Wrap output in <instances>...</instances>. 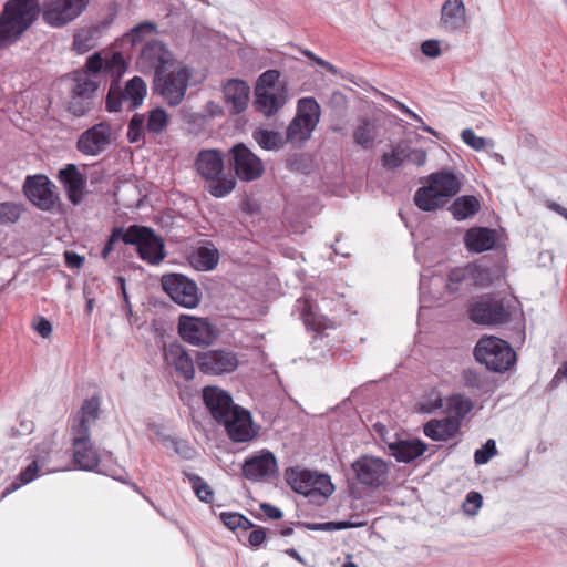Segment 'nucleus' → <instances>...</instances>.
Segmentation results:
<instances>
[{
	"instance_id": "nucleus-1",
	"label": "nucleus",
	"mask_w": 567,
	"mask_h": 567,
	"mask_svg": "<svg viewBox=\"0 0 567 567\" xmlns=\"http://www.w3.org/2000/svg\"><path fill=\"white\" fill-rule=\"evenodd\" d=\"M100 404L97 396L85 399L71 426L73 460L78 468L83 471H94L100 463L99 454L90 440V429L100 416Z\"/></svg>"
},
{
	"instance_id": "nucleus-2",
	"label": "nucleus",
	"mask_w": 567,
	"mask_h": 567,
	"mask_svg": "<svg viewBox=\"0 0 567 567\" xmlns=\"http://www.w3.org/2000/svg\"><path fill=\"white\" fill-rule=\"evenodd\" d=\"M40 14L39 0H8L0 13V50L14 44Z\"/></svg>"
},
{
	"instance_id": "nucleus-3",
	"label": "nucleus",
	"mask_w": 567,
	"mask_h": 567,
	"mask_svg": "<svg viewBox=\"0 0 567 567\" xmlns=\"http://www.w3.org/2000/svg\"><path fill=\"white\" fill-rule=\"evenodd\" d=\"M468 312L474 323L488 327L504 326L520 320L523 316L517 300L492 293L473 299Z\"/></svg>"
},
{
	"instance_id": "nucleus-4",
	"label": "nucleus",
	"mask_w": 567,
	"mask_h": 567,
	"mask_svg": "<svg viewBox=\"0 0 567 567\" xmlns=\"http://www.w3.org/2000/svg\"><path fill=\"white\" fill-rule=\"evenodd\" d=\"M195 168L206 183L205 190L215 198L226 197L237 185L235 176L225 173L224 155L219 150H202L196 156Z\"/></svg>"
},
{
	"instance_id": "nucleus-5",
	"label": "nucleus",
	"mask_w": 567,
	"mask_h": 567,
	"mask_svg": "<svg viewBox=\"0 0 567 567\" xmlns=\"http://www.w3.org/2000/svg\"><path fill=\"white\" fill-rule=\"evenodd\" d=\"M427 185L420 187L414 194L415 206L423 212L442 208L450 198L462 189V176L449 169H441L426 177Z\"/></svg>"
},
{
	"instance_id": "nucleus-6",
	"label": "nucleus",
	"mask_w": 567,
	"mask_h": 567,
	"mask_svg": "<svg viewBox=\"0 0 567 567\" xmlns=\"http://www.w3.org/2000/svg\"><path fill=\"white\" fill-rule=\"evenodd\" d=\"M254 107L266 117L277 114L289 101L288 85L275 69L262 72L255 84Z\"/></svg>"
},
{
	"instance_id": "nucleus-7",
	"label": "nucleus",
	"mask_w": 567,
	"mask_h": 567,
	"mask_svg": "<svg viewBox=\"0 0 567 567\" xmlns=\"http://www.w3.org/2000/svg\"><path fill=\"white\" fill-rule=\"evenodd\" d=\"M505 269L501 264L487 265L476 262L452 269L447 276L446 288L451 293L472 286L487 287L504 277Z\"/></svg>"
},
{
	"instance_id": "nucleus-8",
	"label": "nucleus",
	"mask_w": 567,
	"mask_h": 567,
	"mask_svg": "<svg viewBox=\"0 0 567 567\" xmlns=\"http://www.w3.org/2000/svg\"><path fill=\"white\" fill-rule=\"evenodd\" d=\"M285 477L289 486L311 503L322 504L334 491L330 476L309 470L287 468Z\"/></svg>"
},
{
	"instance_id": "nucleus-9",
	"label": "nucleus",
	"mask_w": 567,
	"mask_h": 567,
	"mask_svg": "<svg viewBox=\"0 0 567 567\" xmlns=\"http://www.w3.org/2000/svg\"><path fill=\"white\" fill-rule=\"evenodd\" d=\"M477 362L493 372H505L516 362V353L509 343L497 337H483L474 349Z\"/></svg>"
},
{
	"instance_id": "nucleus-10",
	"label": "nucleus",
	"mask_w": 567,
	"mask_h": 567,
	"mask_svg": "<svg viewBox=\"0 0 567 567\" xmlns=\"http://www.w3.org/2000/svg\"><path fill=\"white\" fill-rule=\"evenodd\" d=\"M192 72L187 66H178L172 71L157 70L154 74L153 91L168 106H177L185 97Z\"/></svg>"
},
{
	"instance_id": "nucleus-11",
	"label": "nucleus",
	"mask_w": 567,
	"mask_h": 567,
	"mask_svg": "<svg viewBox=\"0 0 567 567\" xmlns=\"http://www.w3.org/2000/svg\"><path fill=\"white\" fill-rule=\"evenodd\" d=\"M147 93L145 81L141 76H134L128 80L121 89L117 81H113L109 89L105 106L109 112H118L123 105L132 112L143 104Z\"/></svg>"
},
{
	"instance_id": "nucleus-12",
	"label": "nucleus",
	"mask_w": 567,
	"mask_h": 567,
	"mask_svg": "<svg viewBox=\"0 0 567 567\" xmlns=\"http://www.w3.org/2000/svg\"><path fill=\"white\" fill-rule=\"evenodd\" d=\"M125 245L135 246L140 258L151 265H157L166 257L163 239L146 226H130Z\"/></svg>"
},
{
	"instance_id": "nucleus-13",
	"label": "nucleus",
	"mask_w": 567,
	"mask_h": 567,
	"mask_svg": "<svg viewBox=\"0 0 567 567\" xmlns=\"http://www.w3.org/2000/svg\"><path fill=\"white\" fill-rule=\"evenodd\" d=\"M320 118V106L313 97L298 101V112L287 127L286 137L290 143H302L310 138Z\"/></svg>"
},
{
	"instance_id": "nucleus-14",
	"label": "nucleus",
	"mask_w": 567,
	"mask_h": 567,
	"mask_svg": "<svg viewBox=\"0 0 567 567\" xmlns=\"http://www.w3.org/2000/svg\"><path fill=\"white\" fill-rule=\"evenodd\" d=\"M99 82L87 73H80L73 79L70 92L69 111L74 116H83L90 112L97 100Z\"/></svg>"
},
{
	"instance_id": "nucleus-15",
	"label": "nucleus",
	"mask_w": 567,
	"mask_h": 567,
	"mask_svg": "<svg viewBox=\"0 0 567 567\" xmlns=\"http://www.w3.org/2000/svg\"><path fill=\"white\" fill-rule=\"evenodd\" d=\"M89 2L90 0H44L42 19L50 27H64L81 16Z\"/></svg>"
},
{
	"instance_id": "nucleus-16",
	"label": "nucleus",
	"mask_w": 567,
	"mask_h": 567,
	"mask_svg": "<svg viewBox=\"0 0 567 567\" xmlns=\"http://www.w3.org/2000/svg\"><path fill=\"white\" fill-rule=\"evenodd\" d=\"M161 285L173 301L185 308H195L200 301L196 282L182 274L164 275Z\"/></svg>"
},
{
	"instance_id": "nucleus-17",
	"label": "nucleus",
	"mask_w": 567,
	"mask_h": 567,
	"mask_svg": "<svg viewBox=\"0 0 567 567\" xmlns=\"http://www.w3.org/2000/svg\"><path fill=\"white\" fill-rule=\"evenodd\" d=\"M230 165L235 171V178L244 182L259 179L265 173L262 161L244 143L235 144L230 150Z\"/></svg>"
},
{
	"instance_id": "nucleus-18",
	"label": "nucleus",
	"mask_w": 567,
	"mask_h": 567,
	"mask_svg": "<svg viewBox=\"0 0 567 567\" xmlns=\"http://www.w3.org/2000/svg\"><path fill=\"white\" fill-rule=\"evenodd\" d=\"M177 330L179 337L193 346L212 344L218 337L217 329L206 319L181 315Z\"/></svg>"
},
{
	"instance_id": "nucleus-19",
	"label": "nucleus",
	"mask_w": 567,
	"mask_h": 567,
	"mask_svg": "<svg viewBox=\"0 0 567 567\" xmlns=\"http://www.w3.org/2000/svg\"><path fill=\"white\" fill-rule=\"evenodd\" d=\"M196 364L199 371L208 375L233 373L239 364L235 352L227 349H210L196 353Z\"/></svg>"
},
{
	"instance_id": "nucleus-20",
	"label": "nucleus",
	"mask_w": 567,
	"mask_h": 567,
	"mask_svg": "<svg viewBox=\"0 0 567 567\" xmlns=\"http://www.w3.org/2000/svg\"><path fill=\"white\" fill-rule=\"evenodd\" d=\"M55 185L42 174L28 176L23 184L27 198L39 209L51 212L59 202Z\"/></svg>"
},
{
	"instance_id": "nucleus-21",
	"label": "nucleus",
	"mask_w": 567,
	"mask_h": 567,
	"mask_svg": "<svg viewBox=\"0 0 567 567\" xmlns=\"http://www.w3.org/2000/svg\"><path fill=\"white\" fill-rule=\"evenodd\" d=\"M358 482L378 488L388 481L389 466L382 458L363 455L351 465Z\"/></svg>"
},
{
	"instance_id": "nucleus-22",
	"label": "nucleus",
	"mask_w": 567,
	"mask_h": 567,
	"mask_svg": "<svg viewBox=\"0 0 567 567\" xmlns=\"http://www.w3.org/2000/svg\"><path fill=\"white\" fill-rule=\"evenodd\" d=\"M111 125L101 122L85 130L76 142V148L86 156H96L111 144Z\"/></svg>"
},
{
	"instance_id": "nucleus-23",
	"label": "nucleus",
	"mask_w": 567,
	"mask_h": 567,
	"mask_svg": "<svg viewBox=\"0 0 567 567\" xmlns=\"http://www.w3.org/2000/svg\"><path fill=\"white\" fill-rule=\"evenodd\" d=\"M202 396L206 409L218 424L239 406L227 391L216 385L205 386Z\"/></svg>"
},
{
	"instance_id": "nucleus-24",
	"label": "nucleus",
	"mask_w": 567,
	"mask_h": 567,
	"mask_svg": "<svg viewBox=\"0 0 567 567\" xmlns=\"http://www.w3.org/2000/svg\"><path fill=\"white\" fill-rule=\"evenodd\" d=\"M277 473V460L270 451H261L259 454L247 458L243 464V475L251 482L274 477Z\"/></svg>"
},
{
	"instance_id": "nucleus-25",
	"label": "nucleus",
	"mask_w": 567,
	"mask_h": 567,
	"mask_svg": "<svg viewBox=\"0 0 567 567\" xmlns=\"http://www.w3.org/2000/svg\"><path fill=\"white\" fill-rule=\"evenodd\" d=\"M219 424L225 426L228 436L234 442H248L256 435V432L252 429L251 414L249 411L243 409L241 406H238Z\"/></svg>"
},
{
	"instance_id": "nucleus-26",
	"label": "nucleus",
	"mask_w": 567,
	"mask_h": 567,
	"mask_svg": "<svg viewBox=\"0 0 567 567\" xmlns=\"http://www.w3.org/2000/svg\"><path fill=\"white\" fill-rule=\"evenodd\" d=\"M221 92L230 115H238L246 111L250 96V87L244 80H227L221 87Z\"/></svg>"
},
{
	"instance_id": "nucleus-27",
	"label": "nucleus",
	"mask_w": 567,
	"mask_h": 567,
	"mask_svg": "<svg viewBox=\"0 0 567 567\" xmlns=\"http://www.w3.org/2000/svg\"><path fill=\"white\" fill-rule=\"evenodd\" d=\"M58 177L65 188L68 199L73 205L81 204L86 193V175L81 173L75 164H66L59 171Z\"/></svg>"
},
{
	"instance_id": "nucleus-28",
	"label": "nucleus",
	"mask_w": 567,
	"mask_h": 567,
	"mask_svg": "<svg viewBox=\"0 0 567 567\" xmlns=\"http://www.w3.org/2000/svg\"><path fill=\"white\" fill-rule=\"evenodd\" d=\"M497 240V233L486 227L470 228L464 235V244L471 252H483L492 249Z\"/></svg>"
},
{
	"instance_id": "nucleus-29",
	"label": "nucleus",
	"mask_w": 567,
	"mask_h": 567,
	"mask_svg": "<svg viewBox=\"0 0 567 567\" xmlns=\"http://www.w3.org/2000/svg\"><path fill=\"white\" fill-rule=\"evenodd\" d=\"M465 13L463 0H445L441 9L440 23L445 30H458L466 22Z\"/></svg>"
},
{
	"instance_id": "nucleus-30",
	"label": "nucleus",
	"mask_w": 567,
	"mask_h": 567,
	"mask_svg": "<svg viewBox=\"0 0 567 567\" xmlns=\"http://www.w3.org/2000/svg\"><path fill=\"white\" fill-rule=\"evenodd\" d=\"M301 317L306 327L316 332L311 343L315 348L320 347L319 342L323 341L324 330L333 328V323L324 316L317 313L308 300L303 302Z\"/></svg>"
},
{
	"instance_id": "nucleus-31",
	"label": "nucleus",
	"mask_w": 567,
	"mask_h": 567,
	"mask_svg": "<svg viewBox=\"0 0 567 567\" xmlns=\"http://www.w3.org/2000/svg\"><path fill=\"white\" fill-rule=\"evenodd\" d=\"M165 358L185 380H192L194 378V360L183 346L171 344L165 353Z\"/></svg>"
},
{
	"instance_id": "nucleus-32",
	"label": "nucleus",
	"mask_w": 567,
	"mask_h": 567,
	"mask_svg": "<svg viewBox=\"0 0 567 567\" xmlns=\"http://www.w3.org/2000/svg\"><path fill=\"white\" fill-rule=\"evenodd\" d=\"M389 449L398 462L410 463L421 456L427 446L421 440H399L390 443Z\"/></svg>"
},
{
	"instance_id": "nucleus-33",
	"label": "nucleus",
	"mask_w": 567,
	"mask_h": 567,
	"mask_svg": "<svg viewBox=\"0 0 567 567\" xmlns=\"http://www.w3.org/2000/svg\"><path fill=\"white\" fill-rule=\"evenodd\" d=\"M460 430V422L454 417L431 420L424 425V434L433 441H447Z\"/></svg>"
},
{
	"instance_id": "nucleus-34",
	"label": "nucleus",
	"mask_w": 567,
	"mask_h": 567,
	"mask_svg": "<svg viewBox=\"0 0 567 567\" xmlns=\"http://www.w3.org/2000/svg\"><path fill=\"white\" fill-rule=\"evenodd\" d=\"M481 209L480 199L474 195L457 197L449 207L453 218L461 221L476 215Z\"/></svg>"
},
{
	"instance_id": "nucleus-35",
	"label": "nucleus",
	"mask_w": 567,
	"mask_h": 567,
	"mask_svg": "<svg viewBox=\"0 0 567 567\" xmlns=\"http://www.w3.org/2000/svg\"><path fill=\"white\" fill-rule=\"evenodd\" d=\"M141 60L147 61L155 72L165 70L164 65L168 61V51L159 41L148 42L142 50Z\"/></svg>"
},
{
	"instance_id": "nucleus-36",
	"label": "nucleus",
	"mask_w": 567,
	"mask_h": 567,
	"mask_svg": "<svg viewBox=\"0 0 567 567\" xmlns=\"http://www.w3.org/2000/svg\"><path fill=\"white\" fill-rule=\"evenodd\" d=\"M219 261V251L213 243L207 241L193 254V262L200 270H213Z\"/></svg>"
},
{
	"instance_id": "nucleus-37",
	"label": "nucleus",
	"mask_w": 567,
	"mask_h": 567,
	"mask_svg": "<svg viewBox=\"0 0 567 567\" xmlns=\"http://www.w3.org/2000/svg\"><path fill=\"white\" fill-rule=\"evenodd\" d=\"M168 126V114L163 107H155L145 117L146 132L153 136L162 134Z\"/></svg>"
},
{
	"instance_id": "nucleus-38",
	"label": "nucleus",
	"mask_w": 567,
	"mask_h": 567,
	"mask_svg": "<svg viewBox=\"0 0 567 567\" xmlns=\"http://www.w3.org/2000/svg\"><path fill=\"white\" fill-rule=\"evenodd\" d=\"M354 143L365 150L373 146L375 140V126L369 118L361 120L353 132Z\"/></svg>"
},
{
	"instance_id": "nucleus-39",
	"label": "nucleus",
	"mask_w": 567,
	"mask_h": 567,
	"mask_svg": "<svg viewBox=\"0 0 567 567\" xmlns=\"http://www.w3.org/2000/svg\"><path fill=\"white\" fill-rule=\"evenodd\" d=\"M100 33V27L94 25L82 29L74 35L73 47L79 53H85L95 45V39Z\"/></svg>"
},
{
	"instance_id": "nucleus-40",
	"label": "nucleus",
	"mask_w": 567,
	"mask_h": 567,
	"mask_svg": "<svg viewBox=\"0 0 567 567\" xmlns=\"http://www.w3.org/2000/svg\"><path fill=\"white\" fill-rule=\"evenodd\" d=\"M252 137L266 151L278 150L282 146V137L279 132L258 128L254 131Z\"/></svg>"
},
{
	"instance_id": "nucleus-41",
	"label": "nucleus",
	"mask_w": 567,
	"mask_h": 567,
	"mask_svg": "<svg viewBox=\"0 0 567 567\" xmlns=\"http://www.w3.org/2000/svg\"><path fill=\"white\" fill-rule=\"evenodd\" d=\"M184 476L188 480L196 496L205 503H212L214 492L212 487L197 474L184 471Z\"/></svg>"
},
{
	"instance_id": "nucleus-42",
	"label": "nucleus",
	"mask_w": 567,
	"mask_h": 567,
	"mask_svg": "<svg viewBox=\"0 0 567 567\" xmlns=\"http://www.w3.org/2000/svg\"><path fill=\"white\" fill-rule=\"evenodd\" d=\"M40 470L41 465L39 464V460H34L24 470H22L17 478L10 484V486L7 487V493L14 492L21 486L35 480L39 476Z\"/></svg>"
},
{
	"instance_id": "nucleus-43",
	"label": "nucleus",
	"mask_w": 567,
	"mask_h": 567,
	"mask_svg": "<svg viewBox=\"0 0 567 567\" xmlns=\"http://www.w3.org/2000/svg\"><path fill=\"white\" fill-rule=\"evenodd\" d=\"M23 208L20 204L12 202L0 203V225H9L17 223Z\"/></svg>"
},
{
	"instance_id": "nucleus-44",
	"label": "nucleus",
	"mask_w": 567,
	"mask_h": 567,
	"mask_svg": "<svg viewBox=\"0 0 567 567\" xmlns=\"http://www.w3.org/2000/svg\"><path fill=\"white\" fill-rule=\"evenodd\" d=\"M406 146H403L402 144L396 145L393 147L391 153H385L382 155V164L384 167L389 169H394L400 167L403 162L406 161Z\"/></svg>"
},
{
	"instance_id": "nucleus-45",
	"label": "nucleus",
	"mask_w": 567,
	"mask_h": 567,
	"mask_svg": "<svg viewBox=\"0 0 567 567\" xmlns=\"http://www.w3.org/2000/svg\"><path fill=\"white\" fill-rule=\"evenodd\" d=\"M145 128V116L143 114H134L128 123L127 138L131 143L140 142L144 138Z\"/></svg>"
},
{
	"instance_id": "nucleus-46",
	"label": "nucleus",
	"mask_w": 567,
	"mask_h": 567,
	"mask_svg": "<svg viewBox=\"0 0 567 567\" xmlns=\"http://www.w3.org/2000/svg\"><path fill=\"white\" fill-rule=\"evenodd\" d=\"M497 453L496 443L493 439L486 441V443L478 450L475 451L474 461L476 464H486L492 456Z\"/></svg>"
},
{
	"instance_id": "nucleus-47",
	"label": "nucleus",
	"mask_w": 567,
	"mask_h": 567,
	"mask_svg": "<svg viewBox=\"0 0 567 567\" xmlns=\"http://www.w3.org/2000/svg\"><path fill=\"white\" fill-rule=\"evenodd\" d=\"M483 504V497L478 492H470L463 503V511L470 516H475Z\"/></svg>"
},
{
	"instance_id": "nucleus-48",
	"label": "nucleus",
	"mask_w": 567,
	"mask_h": 567,
	"mask_svg": "<svg viewBox=\"0 0 567 567\" xmlns=\"http://www.w3.org/2000/svg\"><path fill=\"white\" fill-rule=\"evenodd\" d=\"M463 142L475 151H481L486 146V141L483 137L476 136L474 131L466 128L461 134Z\"/></svg>"
},
{
	"instance_id": "nucleus-49",
	"label": "nucleus",
	"mask_w": 567,
	"mask_h": 567,
	"mask_svg": "<svg viewBox=\"0 0 567 567\" xmlns=\"http://www.w3.org/2000/svg\"><path fill=\"white\" fill-rule=\"evenodd\" d=\"M450 405L455 411V416L453 417L458 421L463 419L473 408V403L470 400H464L461 398L453 399Z\"/></svg>"
},
{
	"instance_id": "nucleus-50",
	"label": "nucleus",
	"mask_w": 567,
	"mask_h": 567,
	"mask_svg": "<svg viewBox=\"0 0 567 567\" xmlns=\"http://www.w3.org/2000/svg\"><path fill=\"white\" fill-rule=\"evenodd\" d=\"M290 171L307 173L309 171L308 157L305 154H295L288 159Z\"/></svg>"
},
{
	"instance_id": "nucleus-51",
	"label": "nucleus",
	"mask_w": 567,
	"mask_h": 567,
	"mask_svg": "<svg viewBox=\"0 0 567 567\" xmlns=\"http://www.w3.org/2000/svg\"><path fill=\"white\" fill-rule=\"evenodd\" d=\"M174 451L185 460H192L196 455V451L184 440L172 441Z\"/></svg>"
},
{
	"instance_id": "nucleus-52",
	"label": "nucleus",
	"mask_w": 567,
	"mask_h": 567,
	"mask_svg": "<svg viewBox=\"0 0 567 567\" xmlns=\"http://www.w3.org/2000/svg\"><path fill=\"white\" fill-rule=\"evenodd\" d=\"M86 72L90 78L95 76L103 68V59L100 53H94L85 63Z\"/></svg>"
},
{
	"instance_id": "nucleus-53",
	"label": "nucleus",
	"mask_w": 567,
	"mask_h": 567,
	"mask_svg": "<svg viewBox=\"0 0 567 567\" xmlns=\"http://www.w3.org/2000/svg\"><path fill=\"white\" fill-rule=\"evenodd\" d=\"M32 327L44 339L49 338L52 333V324L44 317H38L33 321Z\"/></svg>"
},
{
	"instance_id": "nucleus-54",
	"label": "nucleus",
	"mask_w": 567,
	"mask_h": 567,
	"mask_svg": "<svg viewBox=\"0 0 567 567\" xmlns=\"http://www.w3.org/2000/svg\"><path fill=\"white\" fill-rule=\"evenodd\" d=\"M427 155L424 150L415 148L411 150L408 147L406 150V161L415 164L416 166H423L426 163Z\"/></svg>"
},
{
	"instance_id": "nucleus-55",
	"label": "nucleus",
	"mask_w": 567,
	"mask_h": 567,
	"mask_svg": "<svg viewBox=\"0 0 567 567\" xmlns=\"http://www.w3.org/2000/svg\"><path fill=\"white\" fill-rule=\"evenodd\" d=\"M421 51L429 58H437L441 54L440 42L437 40H426L421 44Z\"/></svg>"
},
{
	"instance_id": "nucleus-56",
	"label": "nucleus",
	"mask_w": 567,
	"mask_h": 567,
	"mask_svg": "<svg viewBox=\"0 0 567 567\" xmlns=\"http://www.w3.org/2000/svg\"><path fill=\"white\" fill-rule=\"evenodd\" d=\"M127 235H128V228L125 229L124 227H114L105 244L114 249V245L117 241L122 240L125 244V239H126Z\"/></svg>"
},
{
	"instance_id": "nucleus-57",
	"label": "nucleus",
	"mask_w": 567,
	"mask_h": 567,
	"mask_svg": "<svg viewBox=\"0 0 567 567\" xmlns=\"http://www.w3.org/2000/svg\"><path fill=\"white\" fill-rule=\"evenodd\" d=\"M239 513L236 512H224L220 514V520L223 524L231 530L239 528Z\"/></svg>"
},
{
	"instance_id": "nucleus-58",
	"label": "nucleus",
	"mask_w": 567,
	"mask_h": 567,
	"mask_svg": "<svg viewBox=\"0 0 567 567\" xmlns=\"http://www.w3.org/2000/svg\"><path fill=\"white\" fill-rule=\"evenodd\" d=\"M394 103H395L398 110H400L402 113L409 115L410 117H412L416 122H420L421 123V127H422L423 131L429 132V133H434L433 130L431 127H429L423 122V120L417 114H415L413 111H411L406 105H404L403 103H401V102H399L396 100H394Z\"/></svg>"
},
{
	"instance_id": "nucleus-59",
	"label": "nucleus",
	"mask_w": 567,
	"mask_h": 567,
	"mask_svg": "<svg viewBox=\"0 0 567 567\" xmlns=\"http://www.w3.org/2000/svg\"><path fill=\"white\" fill-rule=\"evenodd\" d=\"M265 540H266V529L264 527L254 528L248 537V543L251 547H258Z\"/></svg>"
},
{
	"instance_id": "nucleus-60",
	"label": "nucleus",
	"mask_w": 567,
	"mask_h": 567,
	"mask_svg": "<svg viewBox=\"0 0 567 567\" xmlns=\"http://www.w3.org/2000/svg\"><path fill=\"white\" fill-rule=\"evenodd\" d=\"M260 509L262 513L270 519L278 520L282 518V512L280 508L269 504V503H261Z\"/></svg>"
},
{
	"instance_id": "nucleus-61",
	"label": "nucleus",
	"mask_w": 567,
	"mask_h": 567,
	"mask_svg": "<svg viewBox=\"0 0 567 567\" xmlns=\"http://www.w3.org/2000/svg\"><path fill=\"white\" fill-rule=\"evenodd\" d=\"M303 54L309 58L310 60L315 61L318 65L324 68L328 72L332 73V74H337V68L334 65H332L330 62L317 56L315 53H312L311 51H305Z\"/></svg>"
},
{
	"instance_id": "nucleus-62",
	"label": "nucleus",
	"mask_w": 567,
	"mask_h": 567,
	"mask_svg": "<svg viewBox=\"0 0 567 567\" xmlns=\"http://www.w3.org/2000/svg\"><path fill=\"white\" fill-rule=\"evenodd\" d=\"M64 257L66 265L71 268H80L84 261L83 257L72 251H65Z\"/></svg>"
},
{
	"instance_id": "nucleus-63",
	"label": "nucleus",
	"mask_w": 567,
	"mask_h": 567,
	"mask_svg": "<svg viewBox=\"0 0 567 567\" xmlns=\"http://www.w3.org/2000/svg\"><path fill=\"white\" fill-rule=\"evenodd\" d=\"M563 379L567 380V361L561 367L558 368L556 374L554 375L553 380L549 383V386L551 389L557 388Z\"/></svg>"
},
{
	"instance_id": "nucleus-64",
	"label": "nucleus",
	"mask_w": 567,
	"mask_h": 567,
	"mask_svg": "<svg viewBox=\"0 0 567 567\" xmlns=\"http://www.w3.org/2000/svg\"><path fill=\"white\" fill-rule=\"evenodd\" d=\"M309 530H332V522L328 523H299Z\"/></svg>"
}]
</instances>
